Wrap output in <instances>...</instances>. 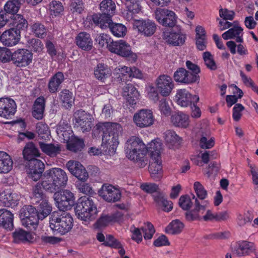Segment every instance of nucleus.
I'll return each instance as SVG.
<instances>
[{
	"label": "nucleus",
	"mask_w": 258,
	"mask_h": 258,
	"mask_svg": "<svg viewBox=\"0 0 258 258\" xmlns=\"http://www.w3.org/2000/svg\"><path fill=\"white\" fill-rule=\"evenodd\" d=\"M66 167L70 172L78 178V181H86L88 179V173L84 166L79 161L70 160L67 163Z\"/></svg>",
	"instance_id": "obj_21"
},
{
	"label": "nucleus",
	"mask_w": 258,
	"mask_h": 258,
	"mask_svg": "<svg viewBox=\"0 0 258 258\" xmlns=\"http://www.w3.org/2000/svg\"><path fill=\"white\" fill-rule=\"evenodd\" d=\"M133 121L138 127L145 128L153 124L155 118L151 110L142 109L134 114Z\"/></svg>",
	"instance_id": "obj_15"
},
{
	"label": "nucleus",
	"mask_w": 258,
	"mask_h": 258,
	"mask_svg": "<svg viewBox=\"0 0 258 258\" xmlns=\"http://www.w3.org/2000/svg\"><path fill=\"white\" fill-rule=\"evenodd\" d=\"M21 38V32L19 30L9 29L1 33V42L5 46L11 47L18 43Z\"/></svg>",
	"instance_id": "obj_26"
},
{
	"label": "nucleus",
	"mask_w": 258,
	"mask_h": 258,
	"mask_svg": "<svg viewBox=\"0 0 258 258\" xmlns=\"http://www.w3.org/2000/svg\"><path fill=\"white\" fill-rule=\"evenodd\" d=\"M150 145L151 142L146 146L140 138L132 137L125 143L126 156L130 160L136 161L140 168H144L148 163L145 155L149 153Z\"/></svg>",
	"instance_id": "obj_3"
},
{
	"label": "nucleus",
	"mask_w": 258,
	"mask_h": 258,
	"mask_svg": "<svg viewBox=\"0 0 258 258\" xmlns=\"http://www.w3.org/2000/svg\"><path fill=\"white\" fill-rule=\"evenodd\" d=\"M75 211L78 218L85 222L93 220L96 217L97 209L90 197L80 198L76 204Z\"/></svg>",
	"instance_id": "obj_6"
},
{
	"label": "nucleus",
	"mask_w": 258,
	"mask_h": 258,
	"mask_svg": "<svg viewBox=\"0 0 258 258\" xmlns=\"http://www.w3.org/2000/svg\"><path fill=\"white\" fill-rule=\"evenodd\" d=\"M203 59L207 67L211 70L214 71L217 69V66L211 53L209 51L203 53Z\"/></svg>",
	"instance_id": "obj_60"
},
{
	"label": "nucleus",
	"mask_w": 258,
	"mask_h": 258,
	"mask_svg": "<svg viewBox=\"0 0 258 258\" xmlns=\"http://www.w3.org/2000/svg\"><path fill=\"white\" fill-rule=\"evenodd\" d=\"M192 199H195L194 208L190 211L185 212L184 216L185 220L188 222L195 221H215V213H213L210 210H206V205L201 204L197 198L192 195Z\"/></svg>",
	"instance_id": "obj_8"
},
{
	"label": "nucleus",
	"mask_w": 258,
	"mask_h": 258,
	"mask_svg": "<svg viewBox=\"0 0 258 258\" xmlns=\"http://www.w3.org/2000/svg\"><path fill=\"white\" fill-rule=\"evenodd\" d=\"M184 227V224L179 220H174L166 227L165 232L172 235L178 234L182 231Z\"/></svg>",
	"instance_id": "obj_49"
},
{
	"label": "nucleus",
	"mask_w": 258,
	"mask_h": 258,
	"mask_svg": "<svg viewBox=\"0 0 258 258\" xmlns=\"http://www.w3.org/2000/svg\"><path fill=\"white\" fill-rule=\"evenodd\" d=\"M54 193V200L57 204L59 211L70 210L75 205V198L74 194L69 190L60 189Z\"/></svg>",
	"instance_id": "obj_11"
},
{
	"label": "nucleus",
	"mask_w": 258,
	"mask_h": 258,
	"mask_svg": "<svg viewBox=\"0 0 258 258\" xmlns=\"http://www.w3.org/2000/svg\"><path fill=\"white\" fill-rule=\"evenodd\" d=\"M192 204L190 198L187 195L181 196L179 199L178 204L179 207L186 212L191 210L190 209Z\"/></svg>",
	"instance_id": "obj_57"
},
{
	"label": "nucleus",
	"mask_w": 258,
	"mask_h": 258,
	"mask_svg": "<svg viewBox=\"0 0 258 258\" xmlns=\"http://www.w3.org/2000/svg\"><path fill=\"white\" fill-rule=\"evenodd\" d=\"M237 23V21H234L235 25L233 27L222 34V37L224 40L233 39L236 35H240L242 33L243 29L240 26H236V24Z\"/></svg>",
	"instance_id": "obj_51"
},
{
	"label": "nucleus",
	"mask_w": 258,
	"mask_h": 258,
	"mask_svg": "<svg viewBox=\"0 0 258 258\" xmlns=\"http://www.w3.org/2000/svg\"><path fill=\"white\" fill-rule=\"evenodd\" d=\"M164 38L169 44L178 46L184 43L186 36L182 32L181 29L176 26L170 31L164 32Z\"/></svg>",
	"instance_id": "obj_19"
},
{
	"label": "nucleus",
	"mask_w": 258,
	"mask_h": 258,
	"mask_svg": "<svg viewBox=\"0 0 258 258\" xmlns=\"http://www.w3.org/2000/svg\"><path fill=\"white\" fill-rule=\"evenodd\" d=\"M109 50L121 56L127 57L132 61L135 62L137 59V54L133 52L130 45L123 40L115 41L110 46Z\"/></svg>",
	"instance_id": "obj_12"
},
{
	"label": "nucleus",
	"mask_w": 258,
	"mask_h": 258,
	"mask_svg": "<svg viewBox=\"0 0 258 258\" xmlns=\"http://www.w3.org/2000/svg\"><path fill=\"white\" fill-rule=\"evenodd\" d=\"M25 1V0H8L4 6V10L9 16L17 15L21 5Z\"/></svg>",
	"instance_id": "obj_45"
},
{
	"label": "nucleus",
	"mask_w": 258,
	"mask_h": 258,
	"mask_svg": "<svg viewBox=\"0 0 258 258\" xmlns=\"http://www.w3.org/2000/svg\"><path fill=\"white\" fill-rule=\"evenodd\" d=\"M64 80L63 74L61 72H58L52 76L48 84V88L51 94L56 93L59 89L61 83Z\"/></svg>",
	"instance_id": "obj_37"
},
{
	"label": "nucleus",
	"mask_w": 258,
	"mask_h": 258,
	"mask_svg": "<svg viewBox=\"0 0 258 258\" xmlns=\"http://www.w3.org/2000/svg\"><path fill=\"white\" fill-rule=\"evenodd\" d=\"M110 68L104 63H98L94 69V74L97 80L104 82L105 80L111 75Z\"/></svg>",
	"instance_id": "obj_36"
},
{
	"label": "nucleus",
	"mask_w": 258,
	"mask_h": 258,
	"mask_svg": "<svg viewBox=\"0 0 258 258\" xmlns=\"http://www.w3.org/2000/svg\"><path fill=\"white\" fill-rule=\"evenodd\" d=\"M234 88L237 91V93H238V97H237L235 95H227L226 97V101L227 105L228 107H230L232 105L235 104L237 102L238 98H241L243 95L242 91L239 89L237 86L234 85Z\"/></svg>",
	"instance_id": "obj_62"
},
{
	"label": "nucleus",
	"mask_w": 258,
	"mask_h": 258,
	"mask_svg": "<svg viewBox=\"0 0 258 258\" xmlns=\"http://www.w3.org/2000/svg\"><path fill=\"white\" fill-rule=\"evenodd\" d=\"M26 167L28 176L36 181L42 176L45 165L42 161L36 158L27 161Z\"/></svg>",
	"instance_id": "obj_20"
},
{
	"label": "nucleus",
	"mask_w": 258,
	"mask_h": 258,
	"mask_svg": "<svg viewBox=\"0 0 258 258\" xmlns=\"http://www.w3.org/2000/svg\"><path fill=\"white\" fill-rule=\"evenodd\" d=\"M194 188L200 200H203L207 198L208 196L207 191L200 182L196 181L194 183Z\"/></svg>",
	"instance_id": "obj_59"
},
{
	"label": "nucleus",
	"mask_w": 258,
	"mask_h": 258,
	"mask_svg": "<svg viewBox=\"0 0 258 258\" xmlns=\"http://www.w3.org/2000/svg\"><path fill=\"white\" fill-rule=\"evenodd\" d=\"M141 229L144 234V238L146 240L151 239L155 232L153 225L149 222H147L146 225L142 227Z\"/></svg>",
	"instance_id": "obj_58"
},
{
	"label": "nucleus",
	"mask_w": 258,
	"mask_h": 258,
	"mask_svg": "<svg viewBox=\"0 0 258 258\" xmlns=\"http://www.w3.org/2000/svg\"><path fill=\"white\" fill-rule=\"evenodd\" d=\"M38 149L33 142H29L25 145L23 151L24 158L27 161L36 159L40 156Z\"/></svg>",
	"instance_id": "obj_42"
},
{
	"label": "nucleus",
	"mask_w": 258,
	"mask_h": 258,
	"mask_svg": "<svg viewBox=\"0 0 258 258\" xmlns=\"http://www.w3.org/2000/svg\"><path fill=\"white\" fill-rule=\"evenodd\" d=\"M45 99L43 96L38 97L34 101L33 105L32 115L37 119H41L45 106Z\"/></svg>",
	"instance_id": "obj_39"
},
{
	"label": "nucleus",
	"mask_w": 258,
	"mask_h": 258,
	"mask_svg": "<svg viewBox=\"0 0 258 258\" xmlns=\"http://www.w3.org/2000/svg\"><path fill=\"white\" fill-rule=\"evenodd\" d=\"M125 1L127 9L125 17L128 21H130L133 19L134 16L141 11V3L142 0Z\"/></svg>",
	"instance_id": "obj_33"
},
{
	"label": "nucleus",
	"mask_w": 258,
	"mask_h": 258,
	"mask_svg": "<svg viewBox=\"0 0 258 258\" xmlns=\"http://www.w3.org/2000/svg\"><path fill=\"white\" fill-rule=\"evenodd\" d=\"M31 200L33 204H38L36 208L40 220H43L51 214L52 207L48 202V197L39 184H36L33 187Z\"/></svg>",
	"instance_id": "obj_7"
},
{
	"label": "nucleus",
	"mask_w": 258,
	"mask_h": 258,
	"mask_svg": "<svg viewBox=\"0 0 258 258\" xmlns=\"http://www.w3.org/2000/svg\"><path fill=\"white\" fill-rule=\"evenodd\" d=\"M13 52L6 47H0V62L5 63L12 61Z\"/></svg>",
	"instance_id": "obj_55"
},
{
	"label": "nucleus",
	"mask_w": 258,
	"mask_h": 258,
	"mask_svg": "<svg viewBox=\"0 0 258 258\" xmlns=\"http://www.w3.org/2000/svg\"><path fill=\"white\" fill-rule=\"evenodd\" d=\"M123 90L126 102L131 105L136 104L139 97V93L135 87L132 84H126Z\"/></svg>",
	"instance_id": "obj_32"
},
{
	"label": "nucleus",
	"mask_w": 258,
	"mask_h": 258,
	"mask_svg": "<svg viewBox=\"0 0 258 258\" xmlns=\"http://www.w3.org/2000/svg\"><path fill=\"white\" fill-rule=\"evenodd\" d=\"M70 7L73 14H81L85 8L83 0H71Z\"/></svg>",
	"instance_id": "obj_53"
},
{
	"label": "nucleus",
	"mask_w": 258,
	"mask_h": 258,
	"mask_svg": "<svg viewBox=\"0 0 258 258\" xmlns=\"http://www.w3.org/2000/svg\"><path fill=\"white\" fill-rule=\"evenodd\" d=\"M10 19L12 21V24L13 26L11 29L19 30L21 32V30H26L28 28V22L21 15H12Z\"/></svg>",
	"instance_id": "obj_47"
},
{
	"label": "nucleus",
	"mask_w": 258,
	"mask_h": 258,
	"mask_svg": "<svg viewBox=\"0 0 258 258\" xmlns=\"http://www.w3.org/2000/svg\"><path fill=\"white\" fill-rule=\"evenodd\" d=\"M122 217V214L116 212L112 214H102L94 224L96 228H100L108 226L109 224L118 221Z\"/></svg>",
	"instance_id": "obj_29"
},
{
	"label": "nucleus",
	"mask_w": 258,
	"mask_h": 258,
	"mask_svg": "<svg viewBox=\"0 0 258 258\" xmlns=\"http://www.w3.org/2000/svg\"><path fill=\"white\" fill-rule=\"evenodd\" d=\"M99 194L105 201L110 203L119 201L121 196L120 191L110 184H103Z\"/></svg>",
	"instance_id": "obj_24"
},
{
	"label": "nucleus",
	"mask_w": 258,
	"mask_h": 258,
	"mask_svg": "<svg viewBox=\"0 0 258 258\" xmlns=\"http://www.w3.org/2000/svg\"><path fill=\"white\" fill-rule=\"evenodd\" d=\"M164 139L170 148L178 149L182 143V139L172 130H168L164 134Z\"/></svg>",
	"instance_id": "obj_38"
},
{
	"label": "nucleus",
	"mask_w": 258,
	"mask_h": 258,
	"mask_svg": "<svg viewBox=\"0 0 258 258\" xmlns=\"http://www.w3.org/2000/svg\"><path fill=\"white\" fill-rule=\"evenodd\" d=\"M58 98L62 106L67 109L71 108L74 102L73 93L68 89H63L58 94Z\"/></svg>",
	"instance_id": "obj_43"
},
{
	"label": "nucleus",
	"mask_w": 258,
	"mask_h": 258,
	"mask_svg": "<svg viewBox=\"0 0 258 258\" xmlns=\"http://www.w3.org/2000/svg\"><path fill=\"white\" fill-rule=\"evenodd\" d=\"M20 198L16 192L4 191L0 194V205L6 207L14 208L19 202Z\"/></svg>",
	"instance_id": "obj_28"
},
{
	"label": "nucleus",
	"mask_w": 258,
	"mask_h": 258,
	"mask_svg": "<svg viewBox=\"0 0 258 258\" xmlns=\"http://www.w3.org/2000/svg\"><path fill=\"white\" fill-rule=\"evenodd\" d=\"M102 29L109 28L111 33L117 37H123L126 33V27L121 23H113L112 19H108L106 22L98 25Z\"/></svg>",
	"instance_id": "obj_25"
},
{
	"label": "nucleus",
	"mask_w": 258,
	"mask_h": 258,
	"mask_svg": "<svg viewBox=\"0 0 258 258\" xmlns=\"http://www.w3.org/2000/svg\"><path fill=\"white\" fill-rule=\"evenodd\" d=\"M105 246L113 248H121V243L112 235H107L106 240L102 244Z\"/></svg>",
	"instance_id": "obj_61"
},
{
	"label": "nucleus",
	"mask_w": 258,
	"mask_h": 258,
	"mask_svg": "<svg viewBox=\"0 0 258 258\" xmlns=\"http://www.w3.org/2000/svg\"><path fill=\"white\" fill-rule=\"evenodd\" d=\"M95 127L98 133H103L102 151L108 154L114 153L119 144V136L121 135V126L117 123L105 122L98 123Z\"/></svg>",
	"instance_id": "obj_1"
},
{
	"label": "nucleus",
	"mask_w": 258,
	"mask_h": 258,
	"mask_svg": "<svg viewBox=\"0 0 258 258\" xmlns=\"http://www.w3.org/2000/svg\"><path fill=\"white\" fill-rule=\"evenodd\" d=\"M86 181H77L76 185L79 191L86 195H92L94 193L92 187Z\"/></svg>",
	"instance_id": "obj_64"
},
{
	"label": "nucleus",
	"mask_w": 258,
	"mask_h": 258,
	"mask_svg": "<svg viewBox=\"0 0 258 258\" xmlns=\"http://www.w3.org/2000/svg\"><path fill=\"white\" fill-rule=\"evenodd\" d=\"M85 147L84 141L83 139L74 137L67 143V149L75 153H79Z\"/></svg>",
	"instance_id": "obj_41"
},
{
	"label": "nucleus",
	"mask_w": 258,
	"mask_h": 258,
	"mask_svg": "<svg viewBox=\"0 0 258 258\" xmlns=\"http://www.w3.org/2000/svg\"><path fill=\"white\" fill-rule=\"evenodd\" d=\"M77 45L81 49L88 51L93 47V40L90 35L86 32H81L76 37Z\"/></svg>",
	"instance_id": "obj_31"
},
{
	"label": "nucleus",
	"mask_w": 258,
	"mask_h": 258,
	"mask_svg": "<svg viewBox=\"0 0 258 258\" xmlns=\"http://www.w3.org/2000/svg\"><path fill=\"white\" fill-rule=\"evenodd\" d=\"M175 99L178 105L186 107L197 103L199 101L198 95H192L185 89L177 90Z\"/></svg>",
	"instance_id": "obj_23"
},
{
	"label": "nucleus",
	"mask_w": 258,
	"mask_h": 258,
	"mask_svg": "<svg viewBox=\"0 0 258 258\" xmlns=\"http://www.w3.org/2000/svg\"><path fill=\"white\" fill-rule=\"evenodd\" d=\"M162 144L155 140L151 142L149 155L150 160L149 170L151 176L156 181H159L162 177V164L161 157Z\"/></svg>",
	"instance_id": "obj_5"
},
{
	"label": "nucleus",
	"mask_w": 258,
	"mask_h": 258,
	"mask_svg": "<svg viewBox=\"0 0 258 258\" xmlns=\"http://www.w3.org/2000/svg\"><path fill=\"white\" fill-rule=\"evenodd\" d=\"M14 242L16 243H32L34 240V236L32 233L19 228L13 233Z\"/></svg>",
	"instance_id": "obj_30"
},
{
	"label": "nucleus",
	"mask_w": 258,
	"mask_h": 258,
	"mask_svg": "<svg viewBox=\"0 0 258 258\" xmlns=\"http://www.w3.org/2000/svg\"><path fill=\"white\" fill-rule=\"evenodd\" d=\"M33 54L25 48L18 49L13 52V64L18 68H25L28 66L33 60Z\"/></svg>",
	"instance_id": "obj_14"
},
{
	"label": "nucleus",
	"mask_w": 258,
	"mask_h": 258,
	"mask_svg": "<svg viewBox=\"0 0 258 258\" xmlns=\"http://www.w3.org/2000/svg\"><path fill=\"white\" fill-rule=\"evenodd\" d=\"M44 180L36 184H39L41 189L53 193L66 187L68 177L66 172L60 168H52L43 174Z\"/></svg>",
	"instance_id": "obj_2"
},
{
	"label": "nucleus",
	"mask_w": 258,
	"mask_h": 258,
	"mask_svg": "<svg viewBox=\"0 0 258 258\" xmlns=\"http://www.w3.org/2000/svg\"><path fill=\"white\" fill-rule=\"evenodd\" d=\"M115 4L112 0H103L100 4V10L101 14H94L91 16V21L96 25L106 22L109 19H111L115 14Z\"/></svg>",
	"instance_id": "obj_9"
},
{
	"label": "nucleus",
	"mask_w": 258,
	"mask_h": 258,
	"mask_svg": "<svg viewBox=\"0 0 258 258\" xmlns=\"http://www.w3.org/2000/svg\"><path fill=\"white\" fill-rule=\"evenodd\" d=\"M233 254L238 256L248 255L255 250L253 243L245 240L239 241L232 248Z\"/></svg>",
	"instance_id": "obj_27"
},
{
	"label": "nucleus",
	"mask_w": 258,
	"mask_h": 258,
	"mask_svg": "<svg viewBox=\"0 0 258 258\" xmlns=\"http://www.w3.org/2000/svg\"><path fill=\"white\" fill-rule=\"evenodd\" d=\"M153 197L157 206L163 211L169 212L172 210L173 203L171 201L167 200L164 192H157L153 195Z\"/></svg>",
	"instance_id": "obj_34"
},
{
	"label": "nucleus",
	"mask_w": 258,
	"mask_h": 258,
	"mask_svg": "<svg viewBox=\"0 0 258 258\" xmlns=\"http://www.w3.org/2000/svg\"><path fill=\"white\" fill-rule=\"evenodd\" d=\"M39 144L42 151L51 157H56L61 151L59 144H46L42 142H39Z\"/></svg>",
	"instance_id": "obj_40"
},
{
	"label": "nucleus",
	"mask_w": 258,
	"mask_h": 258,
	"mask_svg": "<svg viewBox=\"0 0 258 258\" xmlns=\"http://www.w3.org/2000/svg\"><path fill=\"white\" fill-rule=\"evenodd\" d=\"M171 121L175 126L186 128L189 125V117L182 112H178L171 116Z\"/></svg>",
	"instance_id": "obj_44"
},
{
	"label": "nucleus",
	"mask_w": 258,
	"mask_h": 258,
	"mask_svg": "<svg viewBox=\"0 0 258 258\" xmlns=\"http://www.w3.org/2000/svg\"><path fill=\"white\" fill-rule=\"evenodd\" d=\"M184 73L181 84H191L199 83L200 76L193 75L190 73V71L186 70L185 69Z\"/></svg>",
	"instance_id": "obj_52"
},
{
	"label": "nucleus",
	"mask_w": 258,
	"mask_h": 258,
	"mask_svg": "<svg viewBox=\"0 0 258 258\" xmlns=\"http://www.w3.org/2000/svg\"><path fill=\"white\" fill-rule=\"evenodd\" d=\"M50 227L54 232L63 235L70 232L73 227L72 216L64 211H54L50 214Z\"/></svg>",
	"instance_id": "obj_4"
},
{
	"label": "nucleus",
	"mask_w": 258,
	"mask_h": 258,
	"mask_svg": "<svg viewBox=\"0 0 258 258\" xmlns=\"http://www.w3.org/2000/svg\"><path fill=\"white\" fill-rule=\"evenodd\" d=\"M75 126L80 127L82 132L90 131L93 125L92 115L85 111L80 109L75 113Z\"/></svg>",
	"instance_id": "obj_18"
},
{
	"label": "nucleus",
	"mask_w": 258,
	"mask_h": 258,
	"mask_svg": "<svg viewBox=\"0 0 258 258\" xmlns=\"http://www.w3.org/2000/svg\"><path fill=\"white\" fill-rule=\"evenodd\" d=\"M31 32L35 36L43 38L46 36V29L44 25L37 21L31 25Z\"/></svg>",
	"instance_id": "obj_50"
},
{
	"label": "nucleus",
	"mask_w": 258,
	"mask_h": 258,
	"mask_svg": "<svg viewBox=\"0 0 258 258\" xmlns=\"http://www.w3.org/2000/svg\"><path fill=\"white\" fill-rule=\"evenodd\" d=\"M17 111V104L11 97H4L0 98V117L10 119Z\"/></svg>",
	"instance_id": "obj_16"
},
{
	"label": "nucleus",
	"mask_w": 258,
	"mask_h": 258,
	"mask_svg": "<svg viewBox=\"0 0 258 258\" xmlns=\"http://www.w3.org/2000/svg\"><path fill=\"white\" fill-rule=\"evenodd\" d=\"M36 129L38 137L40 139L45 141L49 139L50 133L47 125L43 123H39L37 125Z\"/></svg>",
	"instance_id": "obj_56"
},
{
	"label": "nucleus",
	"mask_w": 258,
	"mask_h": 258,
	"mask_svg": "<svg viewBox=\"0 0 258 258\" xmlns=\"http://www.w3.org/2000/svg\"><path fill=\"white\" fill-rule=\"evenodd\" d=\"M156 88L162 96L166 97L170 95L174 87L172 79L166 75H160L156 79Z\"/></svg>",
	"instance_id": "obj_22"
},
{
	"label": "nucleus",
	"mask_w": 258,
	"mask_h": 258,
	"mask_svg": "<svg viewBox=\"0 0 258 258\" xmlns=\"http://www.w3.org/2000/svg\"><path fill=\"white\" fill-rule=\"evenodd\" d=\"M133 25L140 34L146 37L152 36L157 30L155 22L149 19L135 20Z\"/></svg>",
	"instance_id": "obj_17"
},
{
	"label": "nucleus",
	"mask_w": 258,
	"mask_h": 258,
	"mask_svg": "<svg viewBox=\"0 0 258 258\" xmlns=\"http://www.w3.org/2000/svg\"><path fill=\"white\" fill-rule=\"evenodd\" d=\"M130 71H131V68L127 67L116 68L114 73L115 76V79L119 82H126L131 78Z\"/></svg>",
	"instance_id": "obj_48"
},
{
	"label": "nucleus",
	"mask_w": 258,
	"mask_h": 258,
	"mask_svg": "<svg viewBox=\"0 0 258 258\" xmlns=\"http://www.w3.org/2000/svg\"><path fill=\"white\" fill-rule=\"evenodd\" d=\"M155 19L159 24L168 27H173L177 22L175 13L166 8H157L155 12Z\"/></svg>",
	"instance_id": "obj_13"
},
{
	"label": "nucleus",
	"mask_w": 258,
	"mask_h": 258,
	"mask_svg": "<svg viewBox=\"0 0 258 258\" xmlns=\"http://www.w3.org/2000/svg\"><path fill=\"white\" fill-rule=\"evenodd\" d=\"M28 43L34 52H40L44 48L42 42L39 39H30L28 40Z\"/></svg>",
	"instance_id": "obj_63"
},
{
	"label": "nucleus",
	"mask_w": 258,
	"mask_h": 258,
	"mask_svg": "<svg viewBox=\"0 0 258 258\" xmlns=\"http://www.w3.org/2000/svg\"><path fill=\"white\" fill-rule=\"evenodd\" d=\"M96 42L98 43L101 47H103L106 45V47L109 50L110 46L114 43V41L110 37L105 34H100L97 36L95 38Z\"/></svg>",
	"instance_id": "obj_54"
},
{
	"label": "nucleus",
	"mask_w": 258,
	"mask_h": 258,
	"mask_svg": "<svg viewBox=\"0 0 258 258\" xmlns=\"http://www.w3.org/2000/svg\"><path fill=\"white\" fill-rule=\"evenodd\" d=\"M13 161L10 155L4 151H0V173H8L13 167Z\"/></svg>",
	"instance_id": "obj_46"
},
{
	"label": "nucleus",
	"mask_w": 258,
	"mask_h": 258,
	"mask_svg": "<svg viewBox=\"0 0 258 258\" xmlns=\"http://www.w3.org/2000/svg\"><path fill=\"white\" fill-rule=\"evenodd\" d=\"M20 216L24 226L31 230L36 229L40 218L36 207L31 205L26 206L21 209Z\"/></svg>",
	"instance_id": "obj_10"
},
{
	"label": "nucleus",
	"mask_w": 258,
	"mask_h": 258,
	"mask_svg": "<svg viewBox=\"0 0 258 258\" xmlns=\"http://www.w3.org/2000/svg\"><path fill=\"white\" fill-rule=\"evenodd\" d=\"M12 212L5 209L0 210V227L11 231L14 228Z\"/></svg>",
	"instance_id": "obj_35"
}]
</instances>
